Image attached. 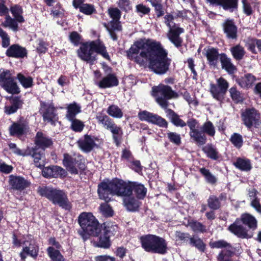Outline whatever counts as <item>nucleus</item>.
<instances>
[{"label":"nucleus","mask_w":261,"mask_h":261,"mask_svg":"<svg viewBox=\"0 0 261 261\" xmlns=\"http://www.w3.org/2000/svg\"><path fill=\"white\" fill-rule=\"evenodd\" d=\"M28 128L26 123L14 122L9 127V134L11 136L20 137L26 133Z\"/></svg>","instance_id":"obj_33"},{"label":"nucleus","mask_w":261,"mask_h":261,"mask_svg":"<svg viewBox=\"0 0 261 261\" xmlns=\"http://www.w3.org/2000/svg\"><path fill=\"white\" fill-rule=\"evenodd\" d=\"M230 142L238 149L241 148L243 145L242 136L237 133H233L229 139Z\"/></svg>","instance_id":"obj_58"},{"label":"nucleus","mask_w":261,"mask_h":261,"mask_svg":"<svg viewBox=\"0 0 261 261\" xmlns=\"http://www.w3.org/2000/svg\"><path fill=\"white\" fill-rule=\"evenodd\" d=\"M118 7L122 11L128 13L132 10L131 2L130 0H118L117 2Z\"/></svg>","instance_id":"obj_64"},{"label":"nucleus","mask_w":261,"mask_h":261,"mask_svg":"<svg viewBox=\"0 0 261 261\" xmlns=\"http://www.w3.org/2000/svg\"><path fill=\"white\" fill-rule=\"evenodd\" d=\"M9 185L13 190L21 192L29 187L31 182L20 176L11 175L9 177Z\"/></svg>","instance_id":"obj_23"},{"label":"nucleus","mask_w":261,"mask_h":261,"mask_svg":"<svg viewBox=\"0 0 261 261\" xmlns=\"http://www.w3.org/2000/svg\"><path fill=\"white\" fill-rule=\"evenodd\" d=\"M150 3L154 8L156 18H160L166 13V9L164 6L162 0H146Z\"/></svg>","instance_id":"obj_43"},{"label":"nucleus","mask_w":261,"mask_h":261,"mask_svg":"<svg viewBox=\"0 0 261 261\" xmlns=\"http://www.w3.org/2000/svg\"><path fill=\"white\" fill-rule=\"evenodd\" d=\"M46 251L51 261H65L59 249H56L54 247L50 246L47 248Z\"/></svg>","instance_id":"obj_50"},{"label":"nucleus","mask_w":261,"mask_h":261,"mask_svg":"<svg viewBox=\"0 0 261 261\" xmlns=\"http://www.w3.org/2000/svg\"><path fill=\"white\" fill-rule=\"evenodd\" d=\"M44 155V151L39 149L37 147H34L33 148V150L31 156L34 159V163L36 167L40 169H42L43 167H44V161L42 160V158Z\"/></svg>","instance_id":"obj_44"},{"label":"nucleus","mask_w":261,"mask_h":261,"mask_svg":"<svg viewBox=\"0 0 261 261\" xmlns=\"http://www.w3.org/2000/svg\"><path fill=\"white\" fill-rule=\"evenodd\" d=\"M229 87L228 82L223 77H220L217 80V84H211L210 92L216 100L222 101Z\"/></svg>","instance_id":"obj_16"},{"label":"nucleus","mask_w":261,"mask_h":261,"mask_svg":"<svg viewBox=\"0 0 261 261\" xmlns=\"http://www.w3.org/2000/svg\"><path fill=\"white\" fill-rule=\"evenodd\" d=\"M175 17L170 13H166L164 15V23L169 28V30L168 33V38L170 42L177 48L182 46L183 40L180 37V35L185 31L184 28L179 27V24L173 22Z\"/></svg>","instance_id":"obj_9"},{"label":"nucleus","mask_w":261,"mask_h":261,"mask_svg":"<svg viewBox=\"0 0 261 261\" xmlns=\"http://www.w3.org/2000/svg\"><path fill=\"white\" fill-rule=\"evenodd\" d=\"M42 173V175L45 178H57L59 176H66V171L60 166L53 165L44 167Z\"/></svg>","instance_id":"obj_26"},{"label":"nucleus","mask_w":261,"mask_h":261,"mask_svg":"<svg viewBox=\"0 0 261 261\" xmlns=\"http://www.w3.org/2000/svg\"><path fill=\"white\" fill-rule=\"evenodd\" d=\"M220 62L221 63V68L225 70L229 75L233 74L236 73L238 68L232 62L231 59L224 53L220 54Z\"/></svg>","instance_id":"obj_29"},{"label":"nucleus","mask_w":261,"mask_h":261,"mask_svg":"<svg viewBox=\"0 0 261 261\" xmlns=\"http://www.w3.org/2000/svg\"><path fill=\"white\" fill-rule=\"evenodd\" d=\"M150 11V8L142 3L139 4L135 7V12L141 17L149 15Z\"/></svg>","instance_id":"obj_56"},{"label":"nucleus","mask_w":261,"mask_h":261,"mask_svg":"<svg viewBox=\"0 0 261 261\" xmlns=\"http://www.w3.org/2000/svg\"><path fill=\"white\" fill-rule=\"evenodd\" d=\"M247 49L253 54H261V39L249 37L246 43Z\"/></svg>","instance_id":"obj_35"},{"label":"nucleus","mask_w":261,"mask_h":261,"mask_svg":"<svg viewBox=\"0 0 261 261\" xmlns=\"http://www.w3.org/2000/svg\"><path fill=\"white\" fill-rule=\"evenodd\" d=\"M205 56L210 66L216 67L218 65V60L220 59V54L219 49L215 47H209L205 50Z\"/></svg>","instance_id":"obj_32"},{"label":"nucleus","mask_w":261,"mask_h":261,"mask_svg":"<svg viewBox=\"0 0 261 261\" xmlns=\"http://www.w3.org/2000/svg\"><path fill=\"white\" fill-rule=\"evenodd\" d=\"M142 248L151 254H165L167 252V242L162 237L153 234H144L140 237Z\"/></svg>","instance_id":"obj_6"},{"label":"nucleus","mask_w":261,"mask_h":261,"mask_svg":"<svg viewBox=\"0 0 261 261\" xmlns=\"http://www.w3.org/2000/svg\"><path fill=\"white\" fill-rule=\"evenodd\" d=\"M133 195H129L123 198V203L126 209L132 212L138 211L141 204V202Z\"/></svg>","instance_id":"obj_31"},{"label":"nucleus","mask_w":261,"mask_h":261,"mask_svg":"<svg viewBox=\"0 0 261 261\" xmlns=\"http://www.w3.org/2000/svg\"><path fill=\"white\" fill-rule=\"evenodd\" d=\"M40 113L44 122L49 123L55 126L59 120L57 109L53 103L47 104L44 101L40 102Z\"/></svg>","instance_id":"obj_13"},{"label":"nucleus","mask_w":261,"mask_h":261,"mask_svg":"<svg viewBox=\"0 0 261 261\" xmlns=\"http://www.w3.org/2000/svg\"><path fill=\"white\" fill-rule=\"evenodd\" d=\"M199 172L204 177L207 183L211 185H215L216 184L217 179L215 176L212 174L209 169L202 167L199 169Z\"/></svg>","instance_id":"obj_52"},{"label":"nucleus","mask_w":261,"mask_h":261,"mask_svg":"<svg viewBox=\"0 0 261 261\" xmlns=\"http://www.w3.org/2000/svg\"><path fill=\"white\" fill-rule=\"evenodd\" d=\"M98 140L97 137L88 134L84 136L83 138L79 139L77 142L79 147L84 152H90L96 146L95 141Z\"/></svg>","instance_id":"obj_22"},{"label":"nucleus","mask_w":261,"mask_h":261,"mask_svg":"<svg viewBox=\"0 0 261 261\" xmlns=\"http://www.w3.org/2000/svg\"><path fill=\"white\" fill-rule=\"evenodd\" d=\"M34 142L36 145L35 147H37L44 151L46 148L52 146L54 144L52 139L47 137L42 132H38L36 133Z\"/></svg>","instance_id":"obj_25"},{"label":"nucleus","mask_w":261,"mask_h":261,"mask_svg":"<svg viewBox=\"0 0 261 261\" xmlns=\"http://www.w3.org/2000/svg\"><path fill=\"white\" fill-rule=\"evenodd\" d=\"M239 222L240 220L237 218L234 223L229 226L228 230L240 238H251V236H249L248 234L247 230L243 226L238 225Z\"/></svg>","instance_id":"obj_30"},{"label":"nucleus","mask_w":261,"mask_h":261,"mask_svg":"<svg viewBox=\"0 0 261 261\" xmlns=\"http://www.w3.org/2000/svg\"><path fill=\"white\" fill-rule=\"evenodd\" d=\"M203 152L206 156L213 160H218L220 158V154L217 149L212 144H207L202 148Z\"/></svg>","instance_id":"obj_40"},{"label":"nucleus","mask_w":261,"mask_h":261,"mask_svg":"<svg viewBox=\"0 0 261 261\" xmlns=\"http://www.w3.org/2000/svg\"><path fill=\"white\" fill-rule=\"evenodd\" d=\"M96 118L98 123L102 124L108 130L113 128V127L116 124L112 118L102 113H98Z\"/></svg>","instance_id":"obj_41"},{"label":"nucleus","mask_w":261,"mask_h":261,"mask_svg":"<svg viewBox=\"0 0 261 261\" xmlns=\"http://www.w3.org/2000/svg\"><path fill=\"white\" fill-rule=\"evenodd\" d=\"M107 113L114 118H121L123 116V112L121 109L115 105H110L108 107Z\"/></svg>","instance_id":"obj_57"},{"label":"nucleus","mask_w":261,"mask_h":261,"mask_svg":"<svg viewBox=\"0 0 261 261\" xmlns=\"http://www.w3.org/2000/svg\"><path fill=\"white\" fill-rule=\"evenodd\" d=\"M68 120L71 122V124L70 125V128L74 132L80 133L82 132L84 129L85 124L82 121L77 119L76 118Z\"/></svg>","instance_id":"obj_60"},{"label":"nucleus","mask_w":261,"mask_h":261,"mask_svg":"<svg viewBox=\"0 0 261 261\" xmlns=\"http://www.w3.org/2000/svg\"><path fill=\"white\" fill-rule=\"evenodd\" d=\"M188 244L192 247L195 248L200 252L204 253L206 249V245L203 241L197 234L192 235L190 238Z\"/></svg>","instance_id":"obj_36"},{"label":"nucleus","mask_w":261,"mask_h":261,"mask_svg":"<svg viewBox=\"0 0 261 261\" xmlns=\"http://www.w3.org/2000/svg\"><path fill=\"white\" fill-rule=\"evenodd\" d=\"M37 42L36 47V52L39 55L45 54L48 50V43L45 41L42 38H39Z\"/></svg>","instance_id":"obj_59"},{"label":"nucleus","mask_w":261,"mask_h":261,"mask_svg":"<svg viewBox=\"0 0 261 261\" xmlns=\"http://www.w3.org/2000/svg\"><path fill=\"white\" fill-rule=\"evenodd\" d=\"M242 121L248 129L252 127L257 128L260 123V116L255 108H246L241 115Z\"/></svg>","instance_id":"obj_14"},{"label":"nucleus","mask_w":261,"mask_h":261,"mask_svg":"<svg viewBox=\"0 0 261 261\" xmlns=\"http://www.w3.org/2000/svg\"><path fill=\"white\" fill-rule=\"evenodd\" d=\"M82 36L76 31L70 33L69 40L75 46L80 45L76 50L77 57L82 61L93 65L97 60V55L110 61L111 58L104 42L99 39L95 40L81 42Z\"/></svg>","instance_id":"obj_2"},{"label":"nucleus","mask_w":261,"mask_h":261,"mask_svg":"<svg viewBox=\"0 0 261 261\" xmlns=\"http://www.w3.org/2000/svg\"><path fill=\"white\" fill-rule=\"evenodd\" d=\"M209 6L222 8L225 11L233 12L238 8V0H205Z\"/></svg>","instance_id":"obj_21"},{"label":"nucleus","mask_w":261,"mask_h":261,"mask_svg":"<svg viewBox=\"0 0 261 261\" xmlns=\"http://www.w3.org/2000/svg\"><path fill=\"white\" fill-rule=\"evenodd\" d=\"M22 249L19 253V256L21 260L25 261L27 256H30L36 259L39 254V246L34 241H25L23 242Z\"/></svg>","instance_id":"obj_19"},{"label":"nucleus","mask_w":261,"mask_h":261,"mask_svg":"<svg viewBox=\"0 0 261 261\" xmlns=\"http://www.w3.org/2000/svg\"><path fill=\"white\" fill-rule=\"evenodd\" d=\"M128 166L135 172L142 175L143 166L141 165L139 160H134L129 161Z\"/></svg>","instance_id":"obj_63"},{"label":"nucleus","mask_w":261,"mask_h":261,"mask_svg":"<svg viewBox=\"0 0 261 261\" xmlns=\"http://www.w3.org/2000/svg\"><path fill=\"white\" fill-rule=\"evenodd\" d=\"M227 199L226 193L223 192L219 196L211 195L207 200V204L210 209L213 211L220 210L222 206L221 201Z\"/></svg>","instance_id":"obj_28"},{"label":"nucleus","mask_w":261,"mask_h":261,"mask_svg":"<svg viewBox=\"0 0 261 261\" xmlns=\"http://www.w3.org/2000/svg\"><path fill=\"white\" fill-rule=\"evenodd\" d=\"M225 37L228 40L236 41L238 38V30L233 19L227 18L222 23Z\"/></svg>","instance_id":"obj_20"},{"label":"nucleus","mask_w":261,"mask_h":261,"mask_svg":"<svg viewBox=\"0 0 261 261\" xmlns=\"http://www.w3.org/2000/svg\"><path fill=\"white\" fill-rule=\"evenodd\" d=\"M103 26L108 32L111 39L113 41L118 40V36L115 31L121 32L122 26L120 20H111L108 23L105 22Z\"/></svg>","instance_id":"obj_27"},{"label":"nucleus","mask_w":261,"mask_h":261,"mask_svg":"<svg viewBox=\"0 0 261 261\" xmlns=\"http://www.w3.org/2000/svg\"><path fill=\"white\" fill-rule=\"evenodd\" d=\"M10 106H6L4 107V112L7 115H11L15 113L17 110L21 109L23 102L19 96L10 97Z\"/></svg>","instance_id":"obj_34"},{"label":"nucleus","mask_w":261,"mask_h":261,"mask_svg":"<svg viewBox=\"0 0 261 261\" xmlns=\"http://www.w3.org/2000/svg\"><path fill=\"white\" fill-rule=\"evenodd\" d=\"M78 223L82 229L79 231V233L84 239H87L90 236L98 237L100 234L99 223L92 213H81L78 217Z\"/></svg>","instance_id":"obj_7"},{"label":"nucleus","mask_w":261,"mask_h":261,"mask_svg":"<svg viewBox=\"0 0 261 261\" xmlns=\"http://www.w3.org/2000/svg\"><path fill=\"white\" fill-rule=\"evenodd\" d=\"M110 132L112 133V139L113 143L116 146L119 147L121 144L123 136V130L120 126L116 124L113 128H111Z\"/></svg>","instance_id":"obj_47"},{"label":"nucleus","mask_w":261,"mask_h":261,"mask_svg":"<svg viewBox=\"0 0 261 261\" xmlns=\"http://www.w3.org/2000/svg\"><path fill=\"white\" fill-rule=\"evenodd\" d=\"M62 164L66 169L71 174H82L85 171L86 165L83 155H72L68 153L63 154Z\"/></svg>","instance_id":"obj_10"},{"label":"nucleus","mask_w":261,"mask_h":261,"mask_svg":"<svg viewBox=\"0 0 261 261\" xmlns=\"http://www.w3.org/2000/svg\"><path fill=\"white\" fill-rule=\"evenodd\" d=\"M132 181L126 182L123 180L122 186H120V191L118 196H128L132 195Z\"/></svg>","instance_id":"obj_53"},{"label":"nucleus","mask_w":261,"mask_h":261,"mask_svg":"<svg viewBox=\"0 0 261 261\" xmlns=\"http://www.w3.org/2000/svg\"><path fill=\"white\" fill-rule=\"evenodd\" d=\"M230 51L233 58L238 61L242 60L246 54L244 47L241 46L240 44L231 47L230 48Z\"/></svg>","instance_id":"obj_48"},{"label":"nucleus","mask_w":261,"mask_h":261,"mask_svg":"<svg viewBox=\"0 0 261 261\" xmlns=\"http://www.w3.org/2000/svg\"><path fill=\"white\" fill-rule=\"evenodd\" d=\"M0 86L8 93L18 94L20 92L14 77L8 69L0 70Z\"/></svg>","instance_id":"obj_12"},{"label":"nucleus","mask_w":261,"mask_h":261,"mask_svg":"<svg viewBox=\"0 0 261 261\" xmlns=\"http://www.w3.org/2000/svg\"><path fill=\"white\" fill-rule=\"evenodd\" d=\"M133 191L134 192L137 199H143L146 195L147 189L141 183L132 181V195H133Z\"/></svg>","instance_id":"obj_39"},{"label":"nucleus","mask_w":261,"mask_h":261,"mask_svg":"<svg viewBox=\"0 0 261 261\" xmlns=\"http://www.w3.org/2000/svg\"><path fill=\"white\" fill-rule=\"evenodd\" d=\"M66 109V118L67 120L75 118L76 115L82 112L81 106L75 101L68 105Z\"/></svg>","instance_id":"obj_42"},{"label":"nucleus","mask_w":261,"mask_h":261,"mask_svg":"<svg viewBox=\"0 0 261 261\" xmlns=\"http://www.w3.org/2000/svg\"><path fill=\"white\" fill-rule=\"evenodd\" d=\"M235 167L243 171H249L252 169L250 160L248 159L239 157L233 163Z\"/></svg>","instance_id":"obj_45"},{"label":"nucleus","mask_w":261,"mask_h":261,"mask_svg":"<svg viewBox=\"0 0 261 261\" xmlns=\"http://www.w3.org/2000/svg\"><path fill=\"white\" fill-rule=\"evenodd\" d=\"M209 246L211 248H225L222 250L218 256V259L223 260L225 257H230L234 255L235 249L229 243L224 240H220L217 241L209 243Z\"/></svg>","instance_id":"obj_17"},{"label":"nucleus","mask_w":261,"mask_h":261,"mask_svg":"<svg viewBox=\"0 0 261 261\" xmlns=\"http://www.w3.org/2000/svg\"><path fill=\"white\" fill-rule=\"evenodd\" d=\"M126 53L128 59L140 66L147 61L149 69L156 74L164 75L170 70L171 59L160 42L141 38L135 41Z\"/></svg>","instance_id":"obj_1"},{"label":"nucleus","mask_w":261,"mask_h":261,"mask_svg":"<svg viewBox=\"0 0 261 261\" xmlns=\"http://www.w3.org/2000/svg\"><path fill=\"white\" fill-rule=\"evenodd\" d=\"M12 14L14 18H15L19 23H23L25 19L22 16L23 13L22 7L18 4H15L10 7V9Z\"/></svg>","instance_id":"obj_49"},{"label":"nucleus","mask_w":261,"mask_h":261,"mask_svg":"<svg viewBox=\"0 0 261 261\" xmlns=\"http://www.w3.org/2000/svg\"><path fill=\"white\" fill-rule=\"evenodd\" d=\"M188 225L196 233H204L207 232L206 226L201 222L194 219H189Z\"/></svg>","instance_id":"obj_46"},{"label":"nucleus","mask_w":261,"mask_h":261,"mask_svg":"<svg viewBox=\"0 0 261 261\" xmlns=\"http://www.w3.org/2000/svg\"><path fill=\"white\" fill-rule=\"evenodd\" d=\"M138 117L141 121H145L161 127L167 128L168 127V124L165 119L158 114L149 112L147 111H140L138 113Z\"/></svg>","instance_id":"obj_18"},{"label":"nucleus","mask_w":261,"mask_h":261,"mask_svg":"<svg viewBox=\"0 0 261 261\" xmlns=\"http://www.w3.org/2000/svg\"><path fill=\"white\" fill-rule=\"evenodd\" d=\"M106 76L103 77L100 81L96 84L100 89H107L119 85V82L115 73L113 72V68L108 65L104 68Z\"/></svg>","instance_id":"obj_15"},{"label":"nucleus","mask_w":261,"mask_h":261,"mask_svg":"<svg viewBox=\"0 0 261 261\" xmlns=\"http://www.w3.org/2000/svg\"><path fill=\"white\" fill-rule=\"evenodd\" d=\"M17 78L20 83L24 88H31L33 85V79L31 76H25L23 74L19 73L17 75Z\"/></svg>","instance_id":"obj_55"},{"label":"nucleus","mask_w":261,"mask_h":261,"mask_svg":"<svg viewBox=\"0 0 261 261\" xmlns=\"http://www.w3.org/2000/svg\"><path fill=\"white\" fill-rule=\"evenodd\" d=\"M107 13L112 20H120L122 12L117 7H109L108 9Z\"/></svg>","instance_id":"obj_62"},{"label":"nucleus","mask_w":261,"mask_h":261,"mask_svg":"<svg viewBox=\"0 0 261 261\" xmlns=\"http://www.w3.org/2000/svg\"><path fill=\"white\" fill-rule=\"evenodd\" d=\"M123 179L117 177L111 180L105 179L99 182L97 186V194L99 198L109 202L111 200L110 195H118L120 186H122Z\"/></svg>","instance_id":"obj_8"},{"label":"nucleus","mask_w":261,"mask_h":261,"mask_svg":"<svg viewBox=\"0 0 261 261\" xmlns=\"http://www.w3.org/2000/svg\"><path fill=\"white\" fill-rule=\"evenodd\" d=\"M151 94L155 98L156 102L165 110L167 117L175 126H186V122L180 118V116L173 110L168 108V100L176 98L178 96L177 93L170 86L163 84L154 86L152 87Z\"/></svg>","instance_id":"obj_3"},{"label":"nucleus","mask_w":261,"mask_h":261,"mask_svg":"<svg viewBox=\"0 0 261 261\" xmlns=\"http://www.w3.org/2000/svg\"><path fill=\"white\" fill-rule=\"evenodd\" d=\"M18 23L17 20L12 18L8 14L5 16V20L1 23V25L4 28L9 27L13 31L17 32L19 30Z\"/></svg>","instance_id":"obj_51"},{"label":"nucleus","mask_w":261,"mask_h":261,"mask_svg":"<svg viewBox=\"0 0 261 261\" xmlns=\"http://www.w3.org/2000/svg\"><path fill=\"white\" fill-rule=\"evenodd\" d=\"M5 54L9 58L23 59L28 57V52L25 47L18 44H13L9 46Z\"/></svg>","instance_id":"obj_24"},{"label":"nucleus","mask_w":261,"mask_h":261,"mask_svg":"<svg viewBox=\"0 0 261 261\" xmlns=\"http://www.w3.org/2000/svg\"><path fill=\"white\" fill-rule=\"evenodd\" d=\"M230 96L235 103H241L244 101L243 96L242 93L237 90L236 86H233L230 88Z\"/></svg>","instance_id":"obj_54"},{"label":"nucleus","mask_w":261,"mask_h":261,"mask_svg":"<svg viewBox=\"0 0 261 261\" xmlns=\"http://www.w3.org/2000/svg\"><path fill=\"white\" fill-rule=\"evenodd\" d=\"M38 193L42 197L46 198L53 204L58 205L66 211H71L72 204L64 190L47 186L39 187Z\"/></svg>","instance_id":"obj_5"},{"label":"nucleus","mask_w":261,"mask_h":261,"mask_svg":"<svg viewBox=\"0 0 261 261\" xmlns=\"http://www.w3.org/2000/svg\"><path fill=\"white\" fill-rule=\"evenodd\" d=\"M79 11L86 15H91L97 12L94 5L88 3L83 5Z\"/></svg>","instance_id":"obj_61"},{"label":"nucleus","mask_w":261,"mask_h":261,"mask_svg":"<svg viewBox=\"0 0 261 261\" xmlns=\"http://www.w3.org/2000/svg\"><path fill=\"white\" fill-rule=\"evenodd\" d=\"M239 220L243 224L253 230L256 229L257 227V221L256 219L250 214L244 213L242 214Z\"/></svg>","instance_id":"obj_37"},{"label":"nucleus","mask_w":261,"mask_h":261,"mask_svg":"<svg viewBox=\"0 0 261 261\" xmlns=\"http://www.w3.org/2000/svg\"><path fill=\"white\" fill-rule=\"evenodd\" d=\"M198 121L194 118L189 119L186 122L190 128L191 139L198 146L204 145L207 142L206 135L213 137L215 135V127L211 121H206L199 128L196 127Z\"/></svg>","instance_id":"obj_4"},{"label":"nucleus","mask_w":261,"mask_h":261,"mask_svg":"<svg viewBox=\"0 0 261 261\" xmlns=\"http://www.w3.org/2000/svg\"><path fill=\"white\" fill-rule=\"evenodd\" d=\"M101 227L97 246L105 249L109 248L111 245L110 238L118 233V226L114 222L107 221L103 223Z\"/></svg>","instance_id":"obj_11"},{"label":"nucleus","mask_w":261,"mask_h":261,"mask_svg":"<svg viewBox=\"0 0 261 261\" xmlns=\"http://www.w3.org/2000/svg\"><path fill=\"white\" fill-rule=\"evenodd\" d=\"M256 80V77L252 74L248 73L243 76L236 80L237 83L243 88H248L252 86Z\"/></svg>","instance_id":"obj_38"}]
</instances>
